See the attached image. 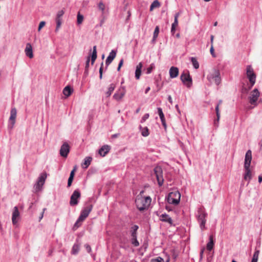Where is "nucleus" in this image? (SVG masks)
<instances>
[{
	"label": "nucleus",
	"instance_id": "f257e3e1",
	"mask_svg": "<svg viewBox=\"0 0 262 262\" xmlns=\"http://www.w3.org/2000/svg\"><path fill=\"white\" fill-rule=\"evenodd\" d=\"M144 191L140 192L136 199V204L137 208L140 211H143L148 208L150 204L151 199L149 196L144 197L142 196Z\"/></svg>",
	"mask_w": 262,
	"mask_h": 262
},
{
	"label": "nucleus",
	"instance_id": "f03ea898",
	"mask_svg": "<svg viewBox=\"0 0 262 262\" xmlns=\"http://www.w3.org/2000/svg\"><path fill=\"white\" fill-rule=\"evenodd\" d=\"M260 96V93L257 89H254L252 91L248 97V100L251 105H253L251 108H253L257 105V100Z\"/></svg>",
	"mask_w": 262,
	"mask_h": 262
},
{
	"label": "nucleus",
	"instance_id": "7ed1b4c3",
	"mask_svg": "<svg viewBox=\"0 0 262 262\" xmlns=\"http://www.w3.org/2000/svg\"><path fill=\"white\" fill-rule=\"evenodd\" d=\"M181 194L178 191L170 192L167 197V202L169 204L177 205L179 203Z\"/></svg>",
	"mask_w": 262,
	"mask_h": 262
},
{
	"label": "nucleus",
	"instance_id": "20e7f679",
	"mask_svg": "<svg viewBox=\"0 0 262 262\" xmlns=\"http://www.w3.org/2000/svg\"><path fill=\"white\" fill-rule=\"evenodd\" d=\"M208 80L211 82H214L219 84L221 81L220 71L216 69H213L207 76Z\"/></svg>",
	"mask_w": 262,
	"mask_h": 262
},
{
	"label": "nucleus",
	"instance_id": "39448f33",
	"mask_svg": "<svg viewBox=\"0 0 262 262\" xmlns=\"http://www.w3.org/2000/svg\"><path fill=\"white\" fill-rule=\"evenodd\" d=\"M207 216V213L205 212V210L203 209H199L198 210V219L200 224V228L202 230H204L205 229V224H206V217Z\"/></svg>",
	"mask_w": 262,
	"mask_h": 262
},
{
	"label": "nucleus",
	"instance_id": "423d86ee",
	"mask_svg": "<svg viewBox=\"0 0 262 262\" xmlns=\"http://www.w3.org/2000/svg\"><path fill=\"white\" fill-rule=\"evenodd\" d=\"M246 74L249 79L251 85L249 89H251L255 84L256 80V75L253 71V69L251 66L247 67Z\"/></svg>",
	"mask_w": 262,
	"mask_h": 262
},
{
	"label": "nucleus",
	"instance_id": "0eeeda50",
	"mask_svg": "<svg viewBox=\"0 0 262 262\" xmlns=\"http://www.w3.org/2000/svg\"><path fill=\"white\" fill-rule=\"evenodd\" d=\"M126 89L124 86H121L113 95V98L117 101H120L125 96Z\"/></svg>",
	"mask_w": 262,
	"mask_h": 262
},
{
	"label": "nucleus",
	"instance_id": "6e6552de",
	"mask_svg": "<svg viewBox=\"0 0 262 262\" xmlns=\"http://www.w3.org/2000/svg\"><path fill=\"white\" fill-rule=\"evenodd\" d=\"M154 172L157 178L159 186L162 185L164 179L163 178V171L161 167L157 166L154 169Z\"/></svg>",
	"mask_w": 262,
	"mask_h": 262
},
{
	"label": "nucleus",
	"instance_id": "1a4fd4ad",
	"mask_svg": "<svg viewBox=\"0 0 262 262\" xmlns=\"http://www.w3.org/2000/svg\"><path fill=\"white\" fill-rule=\"evenodd\" d=\"M93 208L92 205H89L85 206L81 212L79 216V221H84L89 215Z\"/></svg>",
	"mask_w": 262,
	"mask_h": 262
},
{
	"label": "nucleus",
	"instance_id": "9d476101",
	"mask_svg": "<svg viewBox=\"0 0 262 262\" xmlns=\"http://www.w3.org/2000/svg\"><path fill=\"white\" fill-rule=\"evenodd\" d=\"M47 173L46 172L42 173L39 176L36 184L35 185V189L39 191L41 189L42 186L45 183L47 178Z\"/></svg>",
	"mask_w": 262,
	"mask_h": 262
},
{
	"label": "nucleus",
	"instance_id": "9b49d317",
	"mask_svg": "<svg viewBox=\"0 0 262 262\" xmlns=\"http://www.w3.org/2000/svg\"><path fill=\"white\" fill-rule=\"evenodd\" d=\"M80 198V192L78 190H75L73 194H72L71 198H70V204L71 206H75L77 205L78 202V199Z\"/></svg>",
	"mask_w": 262,
	"mask_h": 262
},
{
	"label": "nucleus",
	"instance_id": "f8f14e48",
	"mask_svg": "<svg viewBox=\"0 0 262 262\" xmlns=\"http://www.w3.org/2000/svg\"><path fill=\"white\" fill-rule=\"evenodd\" d=\"M181 79L182 82L189 87L191 84L192 79L190 76V75L188 72L183 73L181 75Z\"/></svg>",
	"mask_w": 262,
	"mask_h": 262
},
{
	"label": "nucleus",
	"instance_id": "ddd939ff",
	"mask_svg": "<svg viewBox=\"0 0 262 262\" xmlns=\"http://www.w3.org/2000/svg\"><path fill=\"white\" fill-rule=\"evenodd\" d=\"M70 151V147L69 144L65 142L61 146L60 149V155L61 156L64 158H66Z\"/></svg>",
	"mask_w": 262,
	"mask_h": 262
},
{
	"label": "nucleus",
	"instance_id": "4468645a",
	"mask_svg": "<svg viewBox=\"0 0 262 262\" xmlns=\"http://www.w3.org/2000/svg\"><path fill=\"white\" fill-rule=\"evenodd\" d=\"M244 180L248 181V183H249L252 178L251 169L250 166H244Z\"/></svg>",
	"mask_w": 262,
	"mask_h": 262
},
{
	"label": "nucleus",
	"instance_id": "2eb2a0df",
	"mask_svg": "<svg viewBox=\"0 0 262 262\" xmlns=\"http://www.w3.org/2000/svg\"><path fill=\"white\" fill-rule=\"evenodd\" d=\"M20 218V214L17 207H15L13 209L12 216V222L13 225H16L18 223L19 219Z\"/></svg>",
	"mask_w": 262,
	"mask_h": 262
},
{
	"label": "nucleus",
	"instance_id": "dca6fc26",
	"mask_svg": "<svg viewBox=\"0 0 262 262\" xmlns=\"http://www.w3.org/2000/svg\"><path fill=\"white\" fill-rule=\"evenodd\" d=\"M252 160V152L248 150L245 155L244 166H250Z\"/></svg>",
	"mask_w": 262,
	"mask_h": 262
},
{
	"label": "nucleus",
	"instance_id": "f3484780",
	"mask_svg": "<svg viewBox=\"0 0 262 262\" xmlns=\"http://www.w3.org/2000/svg\"><path fill=\"white\" fill-rule=\"evenodd\" d=\"M111 147L107 145L102 146L99 150V154L102 156L104 157L110 150Z\"/></svg>",
	"mask_w": 262,
	"mask_h": 262
},
{
	"label": "nucleus",
	"instance_id": "a211bd4d",
	"mask_svg": "<svg viewBox=\"0 0 262 262\" xmlns=\"http://www.w3.org/2000/svg\"><path fill=\"white\" fill-rule=\"evenodd\" d=\"M25 52L26 55L30 58H32L33 57L32 47L30 43H27Z\"/></svg>",
	"mask_w": 262,
	"mask_h": 262
},
{
	"label": "nucleus",
	"instance_id": "6ab92c4d",
	"mask_svg": "<svg viewBox=\"0 0 262 262\" xmlns=\"http://www.w3.org/2000/svg\"><path fill=\"white\" fill-rule=\"evenodd\" d=\"M116 55V52L114 50H112L108 56L107 57V59L105 61V64L107 66H108L114 60Z\"/></svg>",
	"mask_w": 262,
	"mask_h": 262
},
{
	"label": "nucleus",
	"instance_id": "aec40b11",
	"mask_svg": "<svg viewBox=\"0 0 262 262\" xmlns=\"http://www.w3.org/2000/svg\"><path fill=\"white\" fill-rule=\"evenodd\" d=\"M16 110L15 108H12L11 110V115L9 118V121L12 125V127L15 123V119L16 117Z\"/></svg>",
	"mask_w": 262,
	"mask_h": 262
},
{
	"label": "nucleus",
	"instance_id": "412c9836",
	"mask_svg": "<svg viewBox=\"0 0 262 262\" xmlns=\"http://www.w3.org/2000/svg\"><path fill=\"white\" fill-rule=\"evenodd\" d=\"M179 69L177 67H172L169 70V75L171 78H176L178 76Z\"/></svg>",
	"mask_w": 262,
	"mask_h": 262
},
{
	"label": "nucleus",
	"instance_id": "4be33fe9",
	"mask_svg": "<svg viewBox=\"0 0 262 262\" xmlns=\"http://www.w3.org/2000/svg\"><path fill=\"white\" fill-rule=\"evenodd\" d=\"M143 67V64L142 62H140L137 66L135 71V77L137 79H139L141 74V70Z\"/></svg>",
	"mask_w": 262,
	"mask_h": 262
},
{
	"label": "nucleus",
	"instance_id": "5701e85b",
	"mask_svg": "<svg viewBox=\"0 0 262 262\" xmlns=\"http://www.w3.org/2000/svg\"><path fill=\"white\" fill-rule=\"evenodd\" d=\"M158 112L159 115L160 116V118L161 119L162 125H163L164 128H166V121H165L164 115L162 112V108L160 107L158 108Z\"/></svg>",
	"mask_w": 262,
	"mask_h": 262
},
{
	"label": "nucleus",
	"instance_id": "b1692460",
	"mask_svg": "<svg viewBox=\"0 0 262 262\" xmlns=\"http://www.w3.org/2000/svg\"><path fill=\"white\" fill-rule=\"evenodd\" d=\"M160 220L163 222H167L170 225L172 223V220L171 217L166 214H163L160 216Z\"/></svg>",
	"mask_w": 262,
	"mask_h": 262
},
{
	"label": "nucleus",
	"instance_id": "393cba45",
	"mask_svg": "<svg viewBox=\"0 0 262 262\" xmlns=\"http://www.w3.org/2000/svg\"><path fill=\"white\" fill-rule=\"evenodd\" d=\"M116 88V84L114 83H111L107 88V91L105 92V95L107 97H110L112 92L114 91Z\"/></svg>",
	"mask_w": 262,
	"mask_h": 262
},
{
	"label": "nucleus",
	"instance_id": "a878e982",
	"mask_svg": "<svg viewBox=\"0 0 262 262\" xmlns=\"http://www.w3.org/2000/svg\"><path fill=\"white\" fill-rule=\"evenodd\" d=\"M214 246V241H213V235H210L209 236V242L207 244V249L208 251H211L213 248Z\"/></svg>",
	"mask_w": 262,
	"mask_h": 262
},
{
	"label": "nucleus",
	"instance_id": "bb28decb",
	"mask_svg": "<svg viewBox=\"0 0 262 262\" xmlns=\"http://www.w3.org/2000/svg\"><path fill=\"white\" fill-rule=\"evenodd\" d=\"M92 160V158L90 157H87L84 159V161L83 163L82 164V166L83 168H87L90 165L91 161Z\"/></svg>",
	"mask_w": 262,
	"mask_h": 262
},
{
	"label": "nucleus",
	"instance_id": "cd10ccee",
	"mask_svg": "<svg viewBox=\"0 0 262 262\" xmlns=\"http://www.w3.org/2000/svg\"><path fill=\"white\" fill-rule=\"evenodd\" d=\"M97 58V48L95 46L93 47L92 54L91 55V64L93 65Z\"/></svg>",
	"mask_w": 262,
	"mask_h": 262
},
{
	"label": "nucleus",
	"instance_id": "c85d7f7f",
	"mask_svg": "<svg viewBox=\"0 0 262 262\" xmlns=\"http://www.w3.org/2000/svg\"><path fill=\"white\" fill-rule=\"evenodd\" d=\"M72 92V90L69 86H67L64 88L63 90V94L67 97L70 96L71 95Z\"/></svg>",
	"mask_w": 262,
	"mask_h": 262
},
{
	"label": "nucleus",
	"instance_id": "c756f323",
	"mask_svg": "<svg viewBox=\"0 0 262 262\" xmlns=\"http://www.w3.org/2000/svg\"><path fill=\"white\" fill-rule=\"evenodd\" d=\"M160 3L158 0L154 1L150 6V11H152L154 9L160 7Z\"/></svg>",
	"mask_w": 262,
	"mask_h": 262
},
{
	"label": "nucleus",
	"instance_id": "7c9ffc66",
	"mask_svg": "<svg viewBox=\"0 0 262 262\" xmlns=\"http://www.w3.org/2000/svg\"><path fill=\"white\" fill-rule=\"evenodd\" d=\"M62 17H58V16H56V28L55 29V31L57 32L59 28L60 27L62 24Z\"/></svg>",
	"mask_w": 262,
	"mask_h": 262
},
{
	"label": "nucleus",
	"instance_id": "2f4dec72",
	"mask_svg": "<svg viewBox=\"0 0 262 262\" xmlns=\"http://www.w3.org/2000/svg\"><path fill=\"white\" fill-rule=\"evenodd\" d=\"M140 130L141 131V134L144 137H147L149 135V131L147 127H140Z\"/></svg>",
	"mask_w": 262,
	"mask_h": 262
},
{
	"label": "nucleus",
	"instance_id": "473e14b6",
	"mask_svg": "<svg viewBox=\"0 0 262 262\" xmlns=\"http://www.w3.org/2000/svg\"><path fill=\"white\" fill-rule=\"evenodd\" d=\"M84 19L83 16L80 13V12H78L77 16V24L78 25H81Z\"/></svg>",
	"mask_w": 262,
	"mask_h": 262
},
{
	"label": "nucleus",
	"instance_id": "72a5a7b5",
	"mask_svg": "<svg viewBox=\"0 0 262 262\" xmlns=\"http://www.w3.org/2000/svg\"><path fill=\"white\" fill-rule=\"evenodd\" d=\"M178 26V20H174V22L171 25V33L174 34L177 27Z\"/></svg>",
	"mask_w": 262,
	"mask_h": 262
},
{
	"label": "nucleus",
	"instance_id": "f704fd0d",
	"mask_svg": "<svg viewBox=\"0 0 262 262\" xmlns=\"http://www.w3.org/2000/svg\"><path fill=\"white\" fill-rule=\"evenodd\" d=\"M138 226L137 225H134L132 227L131 229V234L132 237L137 236V231L138 229Z\"/></svg>",
	"mask_w": 262,
	"mask_h": 262
},
{
	"label": "nucleus",
	"instance_id": "c9c22d12",
	"mask_svg": "<svg viewBox=\"0 0 262 262\" xmlns=\"http://www.w3.org/2000/svg\"><path fill=\"white\" fill-rule=\"evenodd\" d=\"M191 61L192 63V64L193 66V67L195 69H198L199 68V62H198L196 59L195 57H191Z\"/></svg>",
	"mask_w": 262,
	"mask_h": 262
},
{
	"label": "nucleus",
	"instance_id": "e433bc0d",
	"mask_svg": "<svg viewBox=\"0 0 262 262\" xmlns=\"http://www.w3.org/2000/svg\"><path fill=\"white\" fill-rule=\"evenodd\" d=\"M259 251L258 250H256L253 255L252 259L251 262H257L258 256H259Z\"/></svg>",
	"mask_w": 262,
	"mask_h": 262
},
{
	"label": "nucleus",
	"instance_id": "4c0bfd02",
	"mask_svg": "<svg viewBox=\"0 0 262 262\" xmlns=\"http://www.w3.org/2000/svg\"><path fill=\"white\" fill-rule=\"evenodd\" d=\"M99 9L101 11L102 13H104L105 6L102 2H100L98 5Z\"/></svg>",
	"mask_w": 262,
	"mask_h": 262
},
{
	"label": "nucleus",
	"instance_id": "58836bf2",
	"mask_svg": "<svg viewBox=\"0 0 262 262\" xmlns=\"http://www.w3.org/2000/svg\"><path fill=\"white\" fill-rule=\"evenodd\" d=\"M79 250V246L77 244H74L72 250V252L73 254H77Z\"/></svg>",
	"mask_w": 262,
	"mask_h": 262
},
{
	"label": "nucleus",
	"instance_id": "ea45409f",
	"mask_svg": "<svg viewBox=\"0 0 262 262\" xmlns=\"http://www.w3.org/2000/svg\"><path fill=\"white\" fill-rule=\"evenodd\" d=\"M159 33V28L158 26H157L155 28L154 32V36H153V39H155L158 36Z\"/></svg>",
	"mask_w": 262,
	"mask_h": 262
},
{
	"label": "nucleus",
	"instance_id": "a19ab883",
	"mask_svg": "<svg viewBox=\"0 0 262 262\" xmlns=\"http://www.w3.org/2000/svg\"><path fill=\"white\" fill-rule=\"evenodd\" d=\"M132 243L133 245H134L135 246L137 247L139 245V243L137 239V236L132 237Z\"/></svg>",
	"mask_w": 262,
	"mask_h": 262
},
{
	"label": "nucleus",
	"instance_id": "79ce46f5",
	"mask_svg": "<svg viewBox=\"0 0 262 262\" xmlns=\"http://www.w3.org/2000/svg\"><path fill=\"white\" fill-rule=\"evenodd\" d=\"M154 68H155V65H154V63H151V64L150 65L149 67H148V68L146 69V74H150V73L152 72V70H153Z\"/></svg>",
	"mask_w": 262,
	"mask_h": 262
},
{
	"label": "nucleus",
	"instance_id": "37998d69",
	"mask_svg": "<svg viewBox=\"0 0 262 262\" xmlns=\"http://www.w3.org/2000/svg\"><path fill=\"white\" fill-rule=\"evenodd\" d=\"M90 61V57L89 56V57H88V58H87V60L86 61L85 67V73H88V69L89 67Z\"/></svg>",
	"mask_w": 262,
	"mask_h": 262
},
{
	"label": "nucleus",
	"instance_id": "c03bdc74",
	"mask_svg": "<svg viewBox=\"0 0 262 262\" xmlns=\"http://www.w3.org/2000/svg\"><path fill=\"white\" fill-rule=\"evenodd\" d=\"M150 262H164V259L160 257L152 259Z\"/></svg>",
	"mask_w": 262,
	"mask_h": 262
},
{
	"label": "nucleus",
	"instance_id": "a18cd8bd",
	"mask_svg": "<svg viewBox=\"0 0 262 262\" xmlns=\"http://www.w3.org/2000/svg\"><path fill=\"white\" fill-rule=\"evenodd\" d=\"M83 222V221H79V217L77 220V222L75 223L74 228H78L80 227L81 225V223Z\"/></svg>",
	"mask_w": 262,
	"mask_h": 262
},
{
	"label": "nucleus",
	"instance_id": "49530a36",
	"mask_svg": "<svg viewBox=\"0 0 262 262\" xmlns=\"http://www.w3.org/2000/svg\"><path fill=\"white\" fill-rule=\"evenodd\" d=\"M103 62L101 63V67L99 69V78L100 79L102 78V73H103Z\"/></svg>",
	"mask_w": 262,
	"mask_h": 262
},
{
	"label": "nucleus",
	"instance_id": "de8ad7c7",
	"mask_svg": "<svg viewBox=\"0 0 262 262\" xmlns=\"http://www.w3.org/2000/svg\"><path fill=\"white\" fill-rule=\"evenodd\" d=\"M45 25H46V22L45 21H40L39 24V26H38V31H40V30L45 26Z\"/></svg>",
	"mask_w": 262,
	"mask_h": 262
},
{
	"label": "nucleus",
	"instance_id": "09e8293b",
	"mask_svg": "<svg viewBox=\"0 0 262 262\" xmlns=\"http://www.w3.org/2000/svg\"><path fill=\"white\" fill-rule=\"evenodd\" d=\"M64 13V11L63 10H60L58 12L56 16L58 17H62Z\"/></svg>",
	"mask_w": 262,
	"mask_h": 262
},
{
	"label": "nucleus",
	"instance_id": "8fccbe9b",
	"mask_svg": "<svg viewBox=\"0 0 262 262\" xmlns=\"http://www.w3.org/2000/svg\"><path fill=\"white\" fill-rule=\"evenodd\" d=\"M149 114H145L141 119V122H144L146 119H147L149 118Z\"/></svg>",
	"mask_w": 262,
	"mask_h": 262
},
{
	"label": "nucleus",
	"instance_id": "3c124183",
	"mask_svg": "<svg viewBox=\"0 0 262 262\" xmlns=\"http://www.w3.org/2000/svg\"><path fill=\"white\" fill-rule=\"evenodd\" d=\"M210 52L211 54L212 55V56L213 57H216L215 54V53H214V48H213V46H211V48H210Z\"/></svg>",
	"mask_w": 262,
	"mask_h": 262
},
{
	"label": "nucleus",
	"instance_id": "603ef678",
	"mask_svg": "<svg viewBox=\"0 0 262 262\" xmlns=\"http://www.w3.org/2000/svg\"><path fill=\"white\" fill-rule=\"evenodd\" d=\"M73 178H73V177H69V179H68V187L71 186L72 183L73 182Z\"/></svg>",
	"mask_w": 262,
	"mask_h": 262
},
{
	"label": "nucleus",
	"instance_id": "864d4df0",
	"mask_svg": "<svg viewBox=\"0 0 262 262\" xmlns=\"http://www.w3.org/2000/svg\"><path fill=\"white\" fill-rule=\"evenodd\" d=\"M123 59H122L120 61V62H119V63L118 67V68H117V71H120V68H121V67H122V65H123Z\"/></svg>",
	"mask_w": 262,
	"mask_h": 262
},
{
	"label": "nucleus",
	"instance_id": "5fc2aeb1",
	"mask_svg": "<svg viewBox=\"0 0 262 262\" xmlns=\"http://www.w3.org/2000/svg\"><path fill=\"white\" fill-rule=\"evenodd\" d=\"M76 170V168L75 167L71 172L70 177L74 178L75 171Z\"/></svg>",
	"mask_w": 262,
	"mask_h": 262
},
{
	"label": "nucleus",
	"instance_id": "6e6d98bb",
	"mask_svg": "<svg viewBox=\"0 0 262 262\" xmlns=\"http://www.w3.org/2000/svg\"><path fill=\"white\" fill-rule=\"evenodd\" d=\"M222 103V101H220L219 104L215 107V112L216 113L219 112V105Z\"/></svg>",
	"mask_w": 262,
	"mask_h": 262
},
{
	"label": "nucleus",
	"instance_id": "4d7b16f0",
	"mask_svg": "<svg viewBox=\"0 0 262 262\" xmlns=\"http://www.w3.org/2000/svg\"><path fill=\"white\" fill-rule=\"evenodd\" d=\"M180 15V13L179 12H178L177 13H176L175 15H174V20H178V17Z\"/></svg>",
	"mask_w": 262,
	"mask_h": 262
},
{
	"label": "nucleus",
	"instance_id": "13d9d810",
	"mask_svg": "<svg viewBox=\"0 0 262 262\" xmlns=\"http://www.w3.org/2000/svg\"><path fill=\"white\" fill-rule=\"evenodd\" d=\"M213 39H214V36L213 35H211L210 36L211 46H213Z\"/></svg>",
	"mask_w": 262,
	"mask_h": 262
},
{
	"label": "nucleus",
	"instance_id": "bf43d9fd",
	"mask_svg": "<svg viewBox=\"0 0 262 262\" xmlns=\"http://www.w3.org/2000/svg\"><path fill=\"white\" fill-rule=\"evenodd\" d=\"M216 116H217L216 121L219 122V119H220V112H217V113H216ZM215 123H216V121H215Z\"/></svg>",
	"mask_w": 262,
	"mask_h": 262
},
{
	"label": "nucleus",
	"instance_id": "052dcab7",
	"mask_svg": "<svg viewBox=\"0 0 262 262\" xmlns=\"http://www.w3.org/2000/svg\"><path fill=\"white\" fill-rule=\"evenodd\" d=\"M85 246V248H86L87 251L89 252H90L91 251V247L89 245H86Z\"/></svg>",
	"mask_w": 262,
	"mask_h": 262
},
{
	"label": "nucleus",
	"instance_id": "680f3d73",
	"mask_svg": "<svg viewBox=\"0 0 262 262\" xmlns=\"http://www.w3.org/2000/svg\"><path fill=\"white\" fill-rule=\"evenodd\" d=\"M46 210V208H44L43 209V211L41 213V215H40V218H39V220H41L42 218L43 217V213H44V212L45 211V210Z\"/></svg>",
	"mask_w": 262,
	"mask_h": 262
},
{
	"label": "nucleus",
	"instance_id": "e2e57ef3",
	"mask_svg": "<svg viewBox=\"0 0 262 262\" xmlns=\"http://www.w3.org/2000/svg\"><path fill=\"white\" fill-rule=\"evenodd\" d=\"M46 210V208H44L43 209V211L41 213V215H40V218H39V220H41L42 218L43 217V213H44V212L45 211V210Z\"/></svg>",
	"mask_w": 262,
	"mask_h": 262
},
{
	"label": "nucleus",
	"instance_id": "0e129e2a",
	"mask_svg": "<svg viewBox=\"0 0 262 262\" xmlns=\"http://www.w3.org/2000/svg\"><path fill=\"white\" fill-rule=\"evenodd\" d=\"M168 100L170 103H172V98L170 96H168Z\"/></svg>",
	"mask_w": 262,
	"mask_h": 262
},
{
	"label": "nucleus",
	"instance_id": "69168bd1",
	"mask_svg": "<svg viewBox=\"0 0 262 262\" xmlns=\"http://www.w3.org/2000/svg\"><path fill=\"white\" fill-rule=\"evenodd\" d=\"M205 249L204 248H203L201 251V252H200V256L201 257H202L203 256V253H204V251Z\"/></svg>",
	"mask_w": 262,
	"mask_h": 262
},
{
	"label": "nucleus",
	"instance_id": "338daca9",
	"mask_svg": "<svg viewBox=\"0 0 262 262\" xmlns=\"http://www.w3.org/2000/svg\"><path fill=\"white\" fill-rule=\"evenodd\" d=\"M150 90V87H147V88L146 89V90H145V93L146 94H147Z\"/></svg>",
	"mask_w": 262,
	"mask_h": 262
},
{
	"label": "nucleus",
	"instance_id": "774afa93",
	"mask_svg": "<svg viewBox=\"0 0 262 262\" xmlns=\"http://www.w3.org/2000/svg\"><path fill=\"white\" fill-rule=\"evenodd\" d=\"M119 134H114V135H113L112 137L114 138H117L119 136Z\"/></svg>",
	"mask_w": 262,
	"mask_h": 262
}]
</instances>
